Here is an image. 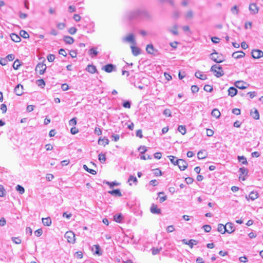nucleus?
I'll list each match as a JSON object with an SVG mask.
<instances>
[{
    "mask_svg": "<svg viewBox=\"0 0 263 263\" xmlns=\"http://www.w3.org/2000/svg\"><path fill=\"white\" fill-rule=\"evenodd\" d=\"M129 20L145 19L150 17V15L145 9H139L130 12L127 15Z\"/></svg>",
    "mask_w": 263,
    "mask_h": 263,
    "instance_id": "1",
    "label": "nucleus"
},
{
    "mask_svg": "<svg viewBox=\"0 0 263 263\" xmlns=\"http://www.w3.org/2000/svg\"><path fill=\"white\" fill-rule=\"evenodd\" d=\"M210 58L212 60L217 63H221L224 60L222 55L218 54V53L215 50L213 53L210 54Z\"/></svg>",
    "mask_w": 263,
    "mask_h": 263,
    "instance_id": "2",
    "label": "nucleus"
},
{
    "mask_svg": "<svg viewBox=\"0 0 263 263\" xmlns=\"http://www.w3.org/2000/svg\"><path fill=\"white\" fill-rule=\"evenodd\" d=\"M211 71L214 72L215 76L217 78H219L224 74L222 67L216 64L211 67Z\"/></svg>",
    "mask_w": 263,
    "mask_h": 263,
    "instance_id": "3",
    "label": "nucleus"
},
{
    "mask_svg": "<svg viewBox=\"0 0 263 263\" xmlns=\"http://www.w3.org/2000/svg\"><path fill=\"white\" fill-rule=\"evenodd\" d=\"M64 237L66 239L68 242L74 243L76 241L75 234L72 231H67L64 235Z\"/></svg>",
    "mask_w": 263,
    "mask_h": 263,
    "instance_id": "4",
    "label": "nucleus"
},
{
    "mask_svg": "<svg viewBox=\"0 0 263 263\" xmlns=\"http://www.w3.org/2000/svg\"><path fill=\"white\" fill-rule=\"evenodd\" d=\"M122 41L125 43H130L133 45L136 44L134 35L132 33L129 34L127 36L123 37Z\"/></svg>",
    "mask_w": 263,
    "mask_h": 263,
    "instance_id": "5",
    "label": "nucleus"
},
{
    "mask_svg": "<svg viewBox=\"0 0 263 263\" xmlns=\"http://www.w3.org/2000/svg\"><path fill=\"white\" fill-rule=\"evenodd\" d=\"M176 162L181 171L184 170L188 166L187 163L183 159H176Z\"/></svg>",
    "mask_w": 263,
    "mask_h": 263,
    "instance_id": "6",
    "label": "nucleus"
},
{
    "mask_svg": "<svg viewBox=\"0 0 263 263\" xmlns=\"http://www.w3.org/2000/svg\"><path fill=\"white\" fill-rule=\"evenodd\" d=\"M46 68L47 67L45 64L40 63L36 65L35 71L36 72H39L40 74H43L45 72Z\"/></svg>",
    "mask_w": 263,
    "mask_h": 263,
    "instance_id": "7",
    "label": "nucleus"
},
{
    "mask_svg": "<svg viewBox=\"0 0 263 263\" xmlns=\"http://www.w3.org/2000/svg\"><path fill=\"white\" fill-rule=\"evenodd\" d=\"M102 70L109 73L116 70V66L112 64H108L102 67Z\"/></svg>",
    "mask_w": 263,
    "mask_h": 263,
    "instance_id": "8",
    "label": "nucleus"
},
{
    "mask_svg": "<svg viewBox=\"0 0 263 263\" xmlns=\"http://www.w3.org/2000/svg\"><path fill=\"white\" fill-rule=\"evenodd\" d=\"M252 56L254 59H259L263 57V52L259 49H254L251 52Z\"/></svg>",
    "mask_w": 263,
    "mask_h": 263,
    "instance_id": "9",
    "label": "nucleus"
},
{
    "mask_svg": "<svg viewBox=\"0 0 263 263\" xmlns=\"http://www.w3.org/2000/svg\"><path fill=\"white\" fill-rule=\"evenodd\" d=\"M249 10L253 14H257L258 12L259 8L255 3L251 4L249 6Z\"/></svg>",
    "mask_w": 263,
    "mask_h": 263,
    "instance_id": "10",
    "label": "nucleus"
},
{
    "mask_svg": "<svg viewBox=\"0 0 263 263\" xmlns=\"http://www.w3.org/2000/svg\"><path fill=\"white\" fill-rule=\"evenodd\" d=\"M23 86L21 84H18L14 88V92L17 96H21L23 93Z\"/></svg>",
    "mask_w": 263,
    "mask_h": 263,
    "instance_id": "11",
    "label": "nucleus"
},
{
    "mask_svg": "<svg viewBox=\"0 0 263 263\" xmlns=\"http://www.w3.org/2000/svg\"><path fill=\"white\" fill-rule=\"evenodd\" d=\"M258 197V194L257 192L252 191L249 195V196H246V198L247 200L249 199H251L252 200H254Z\"/></svg>",
    "mask_w": 263,
    "mask_h": 263,
    "instance_id": "12",
    "label": "nucleus"
},
{
    "mask_svg": "<svg viewBox=\"0 0 263 263\" xmlns=\"http://www.w3.org/2000/svg\"><path fill=\"white\" fill-rule=\"evenodd\" d=\"M227 232L231 234L235 231L234 224L231 222H228L226 224Z\"/></svg>",
    "mask_w": 263,
    "mask_h": 263,
    "instance_id": "13",
    "label": "nucleus"
},
{
    "mask_svg": "<svg viewBox=\"0 0 263 263\" xmlns=\"http://www.w3.org/2000/svg\"><path fill=\"white\" fill-rule=\"evenodd\" d=\"M150 210L153 214H159L161 213V209L158 208L157 205L155 204H152Z\"/></svg>",
    "mask_w": 263,
    "mask_h": 263,
    "instance_id": "14",
    "label": "nucleus"
},
{
    "mask_svg": "<svg viewBox=\"0 0 263 263\" xmlns=\"http://www.w3.org/2000/svg\"><path fill=\"white\" fill-rule=\"evenodd\" d=\"M245 55V53L243 51L234 52L232 54V57L236 59L242 58Z\"/></svg>",
    "mask_w": 263,
    "mask_h": 263,
    "instance_id": "15",
    "label": "nucleus"
},
{
    "mask_svg": "<svg viewBox=\"0 0 263 263\" xmlns=\"http://www.w3.org/2000/svg\"><path fill=\"white\" fill-rule=\"evenodd\" d=\"M92 251L93 252L94 254L101 255L102 253L100 252V246L98 245H93L92 248Z\"/></svg>",
    "mask_w": 263,
    "mask_h": 263,
    "instance_id": "16",
    "label": "nucleus"
},
{
    "mask_svg": "<svg viewBox=\"0 0 263 263\" xmlns=\"http://www.w3.org/2000/svg\"><path fill=\"white\" fill-rule=\"evenodd\" d=\"M183 243L185 245H187L190 246V247L192 248L194 245H196L197 241L194 239H191L189 241H187L186 239H184L182 240Z\"/></svg>",
    "mask_w": 263,
    "mask_h": 263,
    "instance_id": "17",
    "label": "nucleus"
},
{
    "mask_svg": "<svg viewBox=\"0 0 263 263\" xmlns=\"http://www.w3.org/2000/svg\"><path fill=\"white\" fill-rule=\"evenodd\" d=\"M195 77L199 79L204 80L207 79V77L205 74H203L202 72L198 71L195 72Z\"/></svg>",
    "mask_w": 263,
    "mask_h": 263,
    "instance_id": "18",
    "label": "nucleus"
},
{
    "mask_svg": "<svg viewBox=\"0 0 263 263\" xmlns=\"http://www.w3.org/2000/svg\"><path fill=\"white\" fill-rule=\"evenodd\" d=\"M228 94L231 97L235 96L237 93V90L234 87H231L228 90Z\"/></svg>",
    "mask_w": 263,
    "mask_h": 263,
    "instance_id": "19",
    "label": "nucleus"
},
{
    "mask_svg": "<svg viewBox=\"0 0 263 263\" xmlns=\"http://www.w3.org/2000/svg\"><path fill=\"white\" fill-rule=\"evenodd\" d=\"M235 86L241 89H246L247 87L244 85V82L242 81H238L235 82Z\"/></svg>",
    "mask_w": 263,
    "mask_h": 263,
    "instance_id": "20",
    "label": "nucleus"
},
{
    "mask_svg": "<svg viewBox=\"0 0 263 263\" xmlns=\"http://www.w3.org/2000/svg\"><path fill=\"white\" fill-rule=\"evenodd\" d=\"M64 41L65 43L68 44H72L74 42V39L73 37L70 36H64L63 38Z\"/></svg>",
    "mask_w": 263,
    "mask_h": 263,
    "instance_id": "21",
    "label": "nucleus"
},
{
    "mask_svg": "<svg viewBox=\"0 0 263 263\" xmlns=\"http://www.w3.org/2000/svg\"><path fill=\"white\" fill-rule=\"evenodd\" d=\"M130 48L132 53L134 56H137L140 53V49L139 48L135 47L134 46H131Z\"/></svg>",
    "mask_w": 263,
    "mask_h": 263,
    "instance_id": "22",
    "label": "nucleus"
},
{
    "mask_svg": "<svg viewBox=\"0 0 263 263\" xmlns=\"http://www.w3.org/2000/svg\"><path fill=\"white\" fill-rule=\"evenodd\" d=\"M250 115L254 119L258 120L259 118V112L256 109H255L254 111L252 110Z\"/></svg>",
    "mask_w": 263,
    "mask_h": 263,
    "instance_id": "23",
    "label": "nucleus"
},
{
    "mask_svg": "<svg viewBox=\"0 0 263 263\" xmlns=\"http://www.w3.org/2000/svg\"><path fill=\"white\" fill-rule=\"evenodd\" d=\"M42 220L43 224L45 226H50L51 224V219L49 217L43 218Z\"/></svg>",
    "mask_w": 263,
    "mask_h": 263,
    "instance_id": "24",
    "label": "nucleus"
},
{
    "mask_svg": "<svg viewBox=\"0 0 263 263\" xmlns=\"http://www.w3.org/2000/svg\"><path fill=\"white\" fill-rule=\"evenodd\" d=\"M86 70L91 73H94L97 71V68L93 65H88L86 67Z\"/></svg>",
    "mask_w": 263,
    "mask_h": 263,
    "instance_id": "25",
    "label": "nucleus"
},
{
    "mask_svg": "<svg viewBox=\"0 0 263 263\" xmlns=\"http://www.w3.org/2000/svg\"><path fill=\"white\" fill-rule=\"evenodd\" d=\"M217 230L219 232L221 233V234H224L226 232H227L226 225L224 226L222 224H219L218 225Z\"/></svg>",
    "mask_w": 263,
    "mask_h": 263,
    "instance_id": "26",
    "label": "nucleus"
},
{
    "mask_svg": "<svg viewBox=\"0 0 263 263\" xmlns=\"http://www.w3.org/2000/svg\"><path fill=\"white\" fill-rule=\"evenodd\" d=\"M108 193L111 195H115L116 196H119V197H121L122 196V194L119 189H116V190H113L112 191H108Z\"/></svg>",
    "mask_w": 263,
    "mask_h": 263,
    "instance_id": "27",
    "label": "nucleus"
},
{
    "mask_svg": "<svg viewBox=\"0 0 263 263\" xmlns=\"http://www.w3.org/2000/svg\"><path fill=\"white\" fill-rule=\"evenodd\" d=\"M114 219L116 222H117L118 223H120V222H121L122 220L123 219V216L121 213L117 214L114 216Z\"/></svg>",
    "mask_w": 263,
    "mask_h": 263,
    "instance_id": "28",
    "label": "nucleus"
},
{
    "mask_svg": "<svg viewBox=\"0 0 263 263\" xmlns=\"http://www.w3.org/2000/svg\"><path fill=\"white\" fill-rule=\"evenodd\" d=\"M10 37H11V40L16 43H18L21 41V38H20V36H18L16 34L12 33L10 35Z\"/></svg>",
    "mask_w": 263,
    "mask_h": 263,
    "instance_id": "29",
    "label": "nucleus"
},
{
    "mask_svg": "<svg viewBox=\"0 0 263 263\" xmlns=\"http://www.w3.org/2000/svg\"><path fill=\"white\" fill-rule=\"evenodd\" d=\"M178 25L177 24H175L173 25L171 29H169V31L171 32L174 35H178Z\"/></svg>",
    "mask_w": 263,
    "mask_h": 263,
    "instance_id": "30",
    "label": "nucleus"
},
{
    "mask_svg": "<svg viewBox=\"0 0 263 263\" xmlns=\"http://www.w3.org/2000/svg\"><path fill=\"white\" fill-rule=\"evenodd\" d=\"M147 52L149 54H154V48L152 44H148L146 48Z\"/></svg>",
    "mask_w": 263,
    "mask_h": 263,
    "instance_id": "31",
    "label": "nucleus"
},
{
    "mask_svg": "<svg viewBox=\"0 0 263 263\" xmlns=\"http://www.w3.org/2000/svg\"><path fill=\"white\" fill-rule=\"evenodd\" d=\"M109 143V140L108 139H101L100 138L98 140V144L99 145H103L104 146Z\"/></svg>",
    "mask_w": 263,
    "mask_h": 263,
    "instance_id": "32",
    "label": "nucleus"
},
{
    "mask_svg": "<svg viewBox=\"0 0 263 263\" xmlns=\"http://www.w3.org/2000/svg\"><path fill=\"white\" fill-rule=\"evenodd\" d=\"M211 115L212 116L217 119L220 116V112L218 109L215 108L212 111Z\"/></svg>",
    "mask_w": 263,
    "mask_h": 263,
    "instance_id": "33",
    "label": "nucleus"
},
{
    "mask_svg": "<svg viewBox=\"0 0 263 263\" xmlns=\"http://www.w3.org/2000/svg\"><path fill=\"white\" fill-rule=\"evenodd\" d=\"M206 154L205 151H200L197 154L199 159H203L206 157Z\"/></svg>",
    "mask_w": 263,
    "mask_h": 263,
    "instance_id": "34",
    "label": "nucleus"
},
{
    "mask_svg": "<svg viewBox=\"0 0 263 263\" xmlns=\"http://www.w3.org/2000/svg\"><path fill=\"white\" fill-rule=\"evenodd\" d=\"M164 195V192H159L158 193V196H159V197L160 198L159 201L161 203H162L163 202L165 201L167 199L166 196Z\"/></svg>",
    "mask_w": 263,
    "mask_h": 263,
    "instance_id": "35",
    "label": "nucleus"
},
{
    "mask_svg": "<svg viewBox=\"0 0 263 263\" xmlns=\"http://www.w3.org/2000/svg\"><path fill=\"white\" fill-rule=\"evenodd\" d=\"M184 15L186 20L191 19L193 17V12L190 10L186 12Z\"/></svg>",
    "mask_w": 263,
    "mask_h": 263,
    "instance_id": "36",
    "label": "nucleus"
},
{
    "mask_svg": "<svg viewBox=\"0 0 263 263\" xmlns=\"http://www.w3.org/2000/svg\"><path fill=\"white\" fill-rule=\"evenodd\" d=\"M98 159L101 163H104L106 161V156L104 154L100 153L98 155Z\"/></svg>",
    "mask_w": 263,
    "mask_h": 263,
    "instance_id": "37",
    "label": "nucleus"
},
{
    "mask_svg": "<svg viewBox=\"0 0 263 263\" xmlns=\"http://www.w3.org/2000/svg\"><path fill=\"white\" fill-rule=\"evenodd\" d=\"M20 35L24 39H28L29 37V34L26 31L23 30L20 31Z\"/></svg>",
    "mask_w": 263,
    "mask_h": 263,
    "instance_id": "38",
    "label": "nucleus"
},
{
    "mask_svg": "<svg viewBox=\"0 0 263 263\" xmlns=\"http://www.w3.org/2000/svg\"><path fill=\"white\" fill-rule=\"evenodd\" d=\"M83 168L85 171H86L87 172H88V173H89L92 175H95L97 173L96 171H95L94 170H92V169L89 168L86 165H83Z\"/></svg>",
    "mask_w": 263,
    "mask_h": 263,
    "instance_id": "39",
    "label": "nucleus"
},
{
    "mask_svg": "<svg viewBox=\"0 0 263 263\" xmlns=\"http://www.w3.org/2000/svg\"><path fill=\"white\" fill-rule=\"evenodd\" d=\"M178 130L182 135H184L186 133V128L185 126L179 125L178 127Z\"/></svg>",
    "mask_w": 263,
    "mask_h": 263,
    "instance_id": "40",
    "label": "nucleus"
},
{
    "mask_svg": "<svg viewBox=\"0 0 263 263\" xmlns=\"http://www.w3.org/2000/svg\"><path fill=\"white\" fill-rule=\"evenodd\" d=\"M89 54L91 55L92 57L97 56L98 55V52L96 50L95 48H91L89 51Z\"/></svg>",
    "mask_w": 263,
    "mask_h": 263,
    "instance_id": "41",
    "label": "nucleus"
},
{
    "mask_svg": "<svg viewBox=\"0 0 263 263\" xmlns=\"http://www.w3.org/2000/svg\"><path fill=\"white\" fill-rule=\"evenodd\" d=\"M16 190L19 192L20 194H23L25 192V189L24 188L20 185H17L16 186Z\"/></svg>",
    "mask_w": 263,
    "mask_h": 263,
    "instance_id": "42",
    "label": "nucleus"
},
{
    "mask_svg": "<svg viewBox=\"0 0 263 263\" xmlns=\"http://www.w3.org/2000/svg\"><path fill=\"white\" fill-rule=\"evenodd\" d=\"M238 159L240 162L242 163L243 164H248V162L247 161L246 158L244 156H238Z\"/></svg>",
    "mask_w": 263,
    "mask_h": 263,
    "instance_id": "43",
    "label": "nucleus"
},
{
    "mask_svg": "<svg viewBox=\"0 0 263 263\" xmlns=\"http://www.w3.org/2000/svg\"><path fill=\"white\" fill-rule=\"evenodd\" d=\"M128 182H129V185H131L132 183H130V182L132 181V182L136 183L138 181H137V179L136 177L130 175L128 178Z\"/></svg>",
    "mask_w": 263,
    "mask_h": 263,
    "instance_id": "44",
    "label": "nucleus"
},
{
    "mask_svg": "<svg viewBox=\"0 0 263 263\" xmlns=\"http://www.w3.org/2000/svg\"><path fill=\"white\" fill-rule=\"evenodd\" d=\"M36 84L39 86H41L42 88H43L45 85V83L43 79H40L36 81Z\"/></svg>",
    "mask_w": 263,
    "mask_h": 263,
    "instance_id": "45",
    "label": "nucleus"
},
{
    "mask_svg": "<svg viewBox=\"0 0 263 263\" xmlns=\"http://www.w3.org/2000/svg\"><path fill=\"white\" fill-rule=\"evenodd\" d=\"M20 62L18 60H16L13 64V67L14 69H18L20 66Z\"/></svg>",
    "mask_w": 263,
    "mask_h": 263,
    "instance_id": "46",
    "label": "nucleus"
},
{
    "mask_svg": "<svg viewBox=\"0 0 263 263\" xmlns=\"http://www.w3.org/2000/svg\"><path fill=\"white\" fill-rule=\"evenodd\" d=\"M154 174L156 176H160L162 175V173L159 168L153 170Z\"/></svg>",
    "mask_w": 263,
    "mask_h": 263,
    "instance_id": "47",
    "label": "nucleus"
},
{
    "mask_svg": "<svg viewBox=\"0 0 263 263\" xmlns=\"http://www.w3.org/2000/svg\"><path fill=\"white\" fill-rule=\"evenodd\" d=\"M203 89L206 92H211L213 90V87L211 85H205L204 86Z\"/></svg>",
    "mask_w": 263,
    "mask_h": 263,
    "instance_id": "48",
    "label": "nucleus"
},
{
    "mask_svg": "<svg viewBox=\"0 0 263 263\" xmlns=\"http://www.w3.org/2000/svg\"><path fill=\"white\" fill-rule=\"evenodd\" d=\"M141 155L144 154L147 151L146 147L145 146H141L138 149Z\"/></svg>",
    "mask_w": 263,
    "mask_h": 263,
    "instance_id": "49",
    "label": "nucleus"
},
{
    "mask_svg": "<svg viewBox=\"0 0 263 263\" xmlns=\"http://www.w3.org/2000/svg\"><path fill=\"white\" fill-rule=\"evenodd\" d=\"M168 158L170 159L171 162L174 164V165H177L176 162V158L173 156L170 155L167 156Z\"/></svg>",
    "mask_w": 263,
    "mask_h": 263,
    "instance_id": "50",
    "label": "nucleus"
},
{
    "mask_svg": "<svg viewBox=\"0 0 263 263\" xmlns=\"http://www.w3.org/2000/svg\"><path fill=\"white\" fill-rule=\"evenodd\" d=\"M123 106L124 108H130L131 107V102L129 101H126L123 103Z\"/></svg>",
    "mask_w": 263,
    "mask_h": 263,
    "instance_id": "51",
    "label": "nucleus"
},
{
    "mask_svg": "<svg viewBox=\"0 0 263 263\" xmlns=\"http://www.w3.org/2000/svg\"><path fill=\"white\" fill-rule=\"evenodd\" d=\"M69 124L71 126H74L77 124V119L76 118H73L69 120Z\"/></svg>",
    "mask_w": 263,
    "mask_h": 263,
    "instance_id": "52",
    "label": "nucleus"
},
{
    "mask_svg": "<svg viewBox=\"0 0 263 263\" xmlns=\"http://www.w3.org/2000/svg\"><path fill=\"white\" fill-rule=\"evenodd\" d=\"M77 31V28L75 27H70L68 29V32L70 34H74L76 33Z\"/></svg>",
    "mask_w": 263,
    "mask_h": 263,
    "instance_id": "53",
    "label": "nucleus"
},
{
    "mask_svg": "<svg viewBox=\"0 0 263 263\" xmlns=\"http://www.w3.org/2000/svg\"><path fill=\"white\" fill-rule=\"evenodd\" d=\"M12 240L15 244H20L22 242V240L18 237H12Z\"/></svg>",
    "mask_w": 263,
    "mask_h": 263,
    "instance_id": "54",
    "label": "nucleus"
},
{
    "mask_svg": "<svg viewBox=\"0 0 263 263\" xmlns=\"http://www.w3.org/2000/svg\"><path fill=\"white\" fill-rule=\"evenodd\" d=\"M161 250V248L158 249V248H153L152 249V254L153 255H156L160 252Z\"/></svg>",
    "mask_w": 263,
    "mask_h": 263,
    "instance_id": "55",
    "label": "nucleus"
},
{
    "mask_svg": "<svg viewBox=\"0 0 263 263\" xmlns=\"http://www.w3.org/2000/svg\"><path fill=\"white\" fill-rule=\"evenodd\" d=\"M180 12L178 10H175L174 12H173V17L175 18V19H177L178 18L179 16H180Z\"/></svg>",
    "mask_w": 263,
    "mask_h": 263,
    "instance_id": "56",
    "label": "nucleus"
},
{
    "mask_svg": "<svg viewBox=\"0 0 263 263\" xmlns=\"http://www.w3.org/2000/svg\"><path fill=\"white\" fill-rule=\"evenodd\" d=\"M231 11L233 14H237L239 12V10L237 6H234L231 8Z\"/></svg>",
    "mask_w": 263,
    "mask_h": 263,
    "instance_id": "57",
    "label": "nucleus"
},
{
    "mask_svg": "<svg viewBox=\"0 0 263 263\" xmlns=\"http://www.w3.org/2000/svg\"><path fill=\"white\" fill-rule=\"evenodd\" d=\"M202 228H203V230H204V231L206 232H209L211 230V227L210 225H208V224L204 225L203 226Z\"/></svg>",
    "mask_w": 263,
    "mask_h": 263,
    "instance_id": "58",
    "label": "nucleus"
},
{
    "mask_svg": "<svg viewBox=\"0 0 263 263\" xmlns=\"http://www.w3.org/2000/svg\"><path fill=\"white\" fill-rule=\"evenodd\" d=\"M7 59L5 58H0V64L3 65H6L7 64Z\"/></svg>",
    "mask_w": 263,
    "mask_h": 263,
    "instance_id": "59",
    "label": "nucleus"
},
{
    "mask_svg": "<svg viewBox=\"0 0 263 263\" xmlns=\"http://www.w3.org/2000/svg\"><path fill=\"white\" fill-rule=\"evenodd\" d=\"M55 59V56L53 54H50L47 56V60L49 62H53Z\"/></svg>",
    "mask_w": 263,
    "mask_h": 263,
    "instance_id": "60",
    "label": "nucleus"
},
{
    "mask_svg": "<svg viewBox=\"0 0 263 263\" xmlns=\"http://www.w3.org/2000/svg\"><path fill=\"white\" fill-rule=\"evenodd\" d=\"M163 113L166 117H171V111L169 109H165L163 111Z\"/></svg>",
    "mask_w": 263,
    "mask_h": 263,
    "instance_id": "61",
    "label": "nucleus"
},
{
    "mask_svg": "<svg viewBox=\"0 0 263 263\" xmlns=\"http://www.w3.org/2000/svg\"><path fill=\"white\" fill-rule=\"evenodd\" d=\"M6 58L7 59V61H13L14 58H15V56L14 54H8L6 57Z\"/></svg>",
    "mask_w": 263,
    "mask_h": 263,
    "instance_id": "62",
    "label": "nucleus"
},
{
    "mask_svg": "<svg viewBox=\"0 0 263 263\" xmlns=\"http://www.w3.org/2000/svg\"><path fill=\"white\" fill-rule=\"evenodd\" d=\"M191 90L193 93L197 92L199 91V87L196 85H192Z\"/></svg>",
    "mask_w": 263,
    "mask_h": 263,
    "instance_id": "63",
    "label": "nucleus"
},
{
    "mask_svg": "<svg viewBox=\"0 0 263 263\" xmlns=\"http://www.w3.org/2000/svg\"><path fill=\"white\" fill-rule=\"evenodd\" d=\"M42 233H43V231L41 229H39L34 232L35 235L37 237L41 236Z\"/></svg>",
    "mask_w": 263,
    "mask_h": 263,
    "instance_id": "64",
    "label": "nucleus"
}]
</instances>
